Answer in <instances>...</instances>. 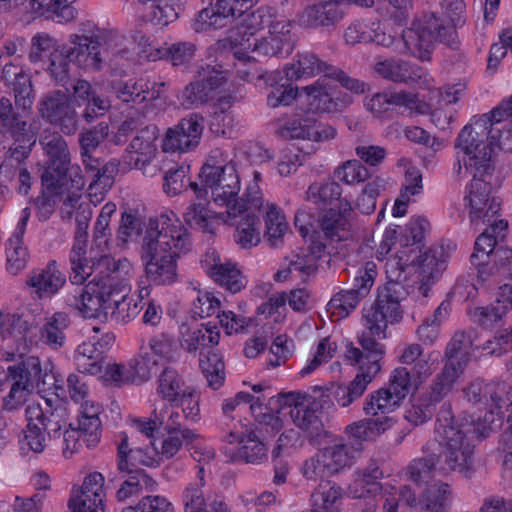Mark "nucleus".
Returning a JSON list of instances; mask_svg holds the SVG:
<instances>
[{
    "label": "nucleus",
    "mask_w": 512,
    "mask_h": 512,
    "mask_svg": "<svg viewBox=\"0 0 512 512\" xmlns=\"http://www.w3.org/2000/svg\"><path fill=\"white\" fill-rule=\"evenodd\" d=\"M458 140L464 152L465 172L473 177L464 198L470 220L472 223L498 220L500 204L490 198L491 185L483 178L494 170L496 149L512 150V95L490 113L473 117L460 131Z\"/></svg>",
    "instance_id": "1"
},
{
    "label": "nucleus",
    "mask_w": 512,
    "mask_h": 512,
    "mask_svg": "<svg viewBox=\"0 0 512 512\" xmlns=\"http://www.w3.org/2000/svg\"><path fill=\"white\" fill-rule=\"evenodd\" d=\"M158 226L146 230L141 247L147 281L153 285H171L177 281V259L188 248L189 235L178 220L159 217Z\"/></svg>",
    "instance_id": "2"
},
{
    "label": "nucleus",
    "mask_w": 512,
    "mask_h": 512,
    "mask_svg": "<svg viewBox=\"0 0 512 512\" xmlns=\"http://www.w3.org/2000/svg\"><path fill=\"white\" fill-rule=\"evenodd\" d=\"M202 186L191 183L196 197L205 199L210 192L212 201L227 207L228 217L237 218L243 204L234 202L241 190V181L229 154L222 149H213L199 173Z\"/></svg>",
    "instance_id": "3"
},
{
    "label": "nucleus",
    "mask_w": 512,
    "mask_h": 512,
    "mask_svg": "<svg viewBox=\"0 0 512 512\" xmlns=\"http://www.w3.org/2000/svg\"><path fill=\"white\" fill-rule=\"evenodd\" d=\"M435 438L443 447L444 460L439 465V473L452 471L469 477L472 473L474 445L470 443L465 431L454 423L450 405L444 404L437 416Z\"/></svg>",
    "instance_id": "4"
},
{
    "label": "nucleus",
    "mask_w": 512,
    "mask_h": 512,
    "mask_svg": "<svg viewBox=\"0 0 512 512\" xmlns=\"http://www.w3.org/2000/svg\"><path fill=\"white\" fill-rule=\"evenodd\" d=\"M455 34L453 27L444 25L434 13L424 14L402 32L396 51L410 54L422 61L430 60L436 42L450 45Z\"/></svg>",
    "instance_id": "5"
},
{
    "label": "nucleus",
    "mask_w": 512,
    "mask_h": 512,
    "mask_svg": "<svg viewBox=\"0 0 512 512\" xmlns=\"http://www.w3.org/2000/svg\"><path fill=\"white\" fill-rule=\"evenodd\" d=\"M8 394L3 398L2 409L14 412L22 408L40 384L45 385L47 374L42 373L41 363L38 357L29 356L20 363L10 365Z\"/></svg>",
    "instance_id": "6"
},
{
    "label": "nucleus",
    "mask_w": 512,
    "mask_h": 512,
    "mask_svg": "<svg viewBox=\"0 0 512 512\" xmlns=\"http://www.w3.org/2000/svg\"><path fill=\"white\" fill-rule=\"evenodd\" d=\"M407 291L404 283L386 282L378 290L375 303L365 312V327L379 338H386V329L389 323L399 322L403 311L401 301L405 299Z\"/></svg>",
    "instance_id": "7"
},
{
    "label": "nucleus",
    "mask_w": 512,
    "mask_h": 512,
    "mask_svg": "<svg viewBox=\"0 0 512 512\" xmlns=\"http://www.w3.org/2000/svg\"><path fill=\"white\" fill-rule=\"evenodd\" d=\"M115 279H92L83 287L78 286L65 296V304L83 318H99L109 315L113 301Z\"/></svg>",
    "instance_id": "8"
},
{
    "label": "nucleus",
    "mask_w": 512,
    "mask_h": 512,
    "mask_svg": "<svg viewBox=\"0 0 512 512\" xmlns=\"http://www.w3.org/2000/svg\"><path fill=\"white\" fill-rule=\"evenodd\" d=\"M30 113L14 108L7 97L0 99V134L14 140L12 157L16 160L27 157L36 143V134L28 124Z\"/></svg>",
    "instance_id": "9"
},
{
    "label": "nucleus",
    "mask_w": 512,
    "mask_h": 512,
    "mask_svg": "<svg viewBox=\"0 0 512 512\" xmlns=\"http://www.w3.org/2000/svg\"><path fill=\"white\" fill-rule=\"evenodd\" d=\"M32 323L23 315L0 312V360L23 356L34 345Z\"/></svg>",
    "instance_id": "10"
},
{
    "label": "nucleus",
    "mask_w": 512,
    "mask_h": 512,
    "mask_svg": "<svg viewBox=\"0 0 512 512\" xmlns=\"http://www.w3.org/2000/svg\"><path fill=\"white\" fill-rule=\"evenodd\" d=\"M86 247H71L69 252V280L73 285L81 286L87 279H109L117 267L113 258L101 255L99 258L88 259Z\"/></svg>",
    "instance_id": "11"
},
{
    "label": "nucleus",
    "mask_w": 512,
    "mask_h": 512,
    "mask_svg": "<svg viewBox=\"0 0 512 512\" xmlns=\"http://www.w3.org/2000/svg\"><path fill=\"white\" fill-rule=\"evenodd\" d=\"M38 111L44 120L58 126L65 135H74L79 129V116L63 91L55 90L43 95Z\"/></svg>",
    "instance_id": "12"
},
{
    "label": "nucleus",
    "mask_w": 512,
    "mask_h": 512,
    "mask_svg": "<svg viewBox=\"0 0 512 512\" xmlns=\"http://www.w3.org/2000/svg\"><path fill=\"white\" fill-rule=\"evenodd\" d=\"M332 80L330 76H322L300 90L299 100L308 105L309 111L335 112L344 109L350 103L349 97L342 94Z\"/></svg>",
    "instance_id": "13"
},
{
    "label": "nucleus",
    "mask_w": 512,
    "mask_h": 512,
    "mask_svg": "<svg viewBox=\"0 0 512 512\" xmlns=\"http://www.w3.org/2000/svg\"><path fill=\"white\" fill-rule=\"evenodd\" d=\"M222 443L221 451L232 462L261 464L268 458V448L254 430L243 435L232 430L222 437Z\"/></svg>",
    "instance_id": "14"
},
{
    "label": "nucleus",
    "mask_w": 512,
    "mask_h": 512,
    "mask_svg": "<svg viewBox=\"0 0 512 512\" xmlns=\"http://www.w3.org/2000/svg\"><path fill=\"white\" fill-rule=\"evenodd\" d=\"M346 10L338 0H316L299 10L294 22L306 30H330L345 17Z\"/></svg>",
    "instance_id": "15"
},
{
    "label": "nucleus",
    "mask_w": 512,
    "mask_h": 512,
    "mask_svg": "<svg viewBox=\"0 0 512 512\" xmlns=\"http://www.w3.org/2000/svg\"><path fill=\"white\" fill-rule=\"evenodd\" d=\"M203 130L204 118L198 113H191L167 129L161 142L162 149L173 153L190 152L199 145Z\"/></svg>",
    "instance_id": "16"
},
{
    "label": "nucleus",
    "mask_w": 512,
    "mask_h": 512,
    "mask_svg": "<svg viewBox=\"0 0 512 512\" xmlns=\"http://www.w3.org/2000/svg\"><path fill=\"white\" fill-rule=\"evenodd\" d=\"M242 7L237 0H210L207 7L196 13L192 28L201 33L228 27L238 20Z\"/></svg>",
    "instance_id": "17"
},
{
    "label": "nucleus",
    "mask_w": 512,
    "mask_h": 512,
    "mask_svg": "<svg viewBox=\"0 0 512 512\" xmlns=\"http://www.w3.org/2000/svg\"><path fill=\"white\" fill-rule=\"evenodd\" d=\"M455 249L456 244L452 241H447L429 248L418 256L415 266L417 267L420 279L418 289L422 296H428L431 285L446 269L447 261Z\"/></svg>",
    "instance_id": "18"
},
{
    "label": "nucleus",
    "mask_w": 512,
    "mask_h": 512,
    "mask_svg": "<svg viewBox=\"0 0 512 512\" xmlns=\"http://www.w3.org/2000/svg\"><path fill=\"white\" fill-rule=\"evenodd\" d=\"M40 145L48 156L41 175L43 186H54L63 178L65 165L70 163V153L65 139L56 131L45 130L40 137Z\"/></svg>",
    "instance_id": "19"
},
{
    "label": "nucleus",
    "mask_w": 512,
    "mask_h": 512,
    "mask_svg": "<svg viewBox=\"0 0 512 512\" xmlns=\"http://www.w3.org/2000/svg\"><path fill=\"white\" fill-rule=\"evenodd\" d=\"M104 476L99 472L89 473L79 490L69 500L72 512H104Z\"/></svg>",
    "instance_id": "20"
},
{
    "label": "nucleus",
    "mask_w": 512,
    "mask_h": 512,
    "mask_svg": "<svg viewBox=\"0 0 512 512\" xmlns=\"http://www.w3.org/2000/svg\"><path fill=\"white\" fill-rule=\"evenodd\" d=\"M486 224L487 228L476 239L474 252L471 255V262L478 267V278L482 282L486 281L485 274L490 264L491 253L504 239L508 227V222L503 219Z\"/></svg>",
    "instance_id": "21"
},
{
    "label": "nucleus",
    "mask_w": 512,
    "mask_h": 512,
    "mask_svg": "<svg viewBox=\"0 0 512 512\" xmlns=\"http://www.w3.org/2000/svg\"><path fill=\"white\" fill-rule=\"evenodd\" d=\"M367 330L368 332H363L358 337L363 351L350 343L346 346L345 358L350 364H358L359 370L376 375L381 369L380 360L385 353V347L375 340V335L369 329ZM376 338L380 339L378 336Z\"/></svg>",
    "instance_id": "22"
},
{
    "label": "nucleus",
    "mask_w": 512,
    "mask_h": 512,
    "mask_svg": "<svg viewBox=\"0 0 512 512\" xmlns=\"http://www.w3.org/2000/svg\"><path fill=\"white\" fill-rule=\"evenodd\" d=\"M164 87V82H157L148 76L118 80L112 84L114 94L124 103L156 100L163 93Z\"/></svg>",
    "instance_id": "23"
},
{
    "label": "nucleus",
    "mask_w": 512,
    "mask_h": 512,
    "mask_svg": "<svg viewBox=\"0 0 512 512\" xmlns=\"http://www.w3.org/2000/svg\"><path fill=\"white\" fill-rule=\"evenodd\" d=\"M100 33L99 29L88 35H71L72 46L67 49L68 57L79 67L91 70H100L102 57L100 55Z\"/></svg>",
    "instance_id": "24"
},
{
    "label": "nucleus",
    "mask_w": 512,
    "mask_h": 512,
    "mask_svg": "<svg viewBox=\"0 0 512 512\" xmlns=\"http://www.w3.org/2000/svg\"><path fill=\"white\" fill-rule=\"evenodd\" d=\"M114 341V336L106 334L102 341L90 338L81 343L75 350L74 361L77 371L89 375H98L105 364V347Z\"/></svg>",
    "instance_id": "25"
},
{
    "label": "nucleus",
    "mask_w": 512,
    "mask_h": 512,
    "mask_svg": "<svg viewBox=\"0 0 512 512\" xmlns=\"http://www.w3.org/2000/svg\"><path fill=\"white\" fill-rule=\"evenodd\" d=\"M225 81L223 71L209 65L201 67L196 80L185 87L183 97L189 105L202 104L212 98V93Z\"/></svg>",
    "instance_id": "26"
},
{
    "label": "nucleus",
    "mask_w": 512,
    "mask_h": 512,
    "mask_svg": "<svg viewBox=\"0 0 512 512\" xmlns=\"http://www.w3.org/2000/svg\"><path fill=\"white\" fill-rule=\"evenodd\" d=\"M31 216L30 208L21 210L16 227L6 243L7 269L12 274H17L26 267L28 261V250L24 244V234Z\"/></svg>",
    "instance_id": "27"
},
{
    "label": "nucleus",
    "mask_w": 512,
    "mask_h": 512,
    "mask_svg": "<svg viewBox=\"0 0 512 512\" xmlns=\"http://www.w3.org/2000/svg\"><path fill=\"white\" fill-rule=\"evenodd\" d=\"M280 135L285 139L323 142L335 138L336 130L328 124L316 122L310 118H304L295 119L286 123L281 127Z\"/></svg>",
    "instance_id": "28"
},
{
    "label": "nucleus",
    "mask_w": 512,
    "mask_h": 512,
    "mask_svg": "<svg viewBox=\"0 0 512 512\" xmlns=\"http://www.w3.org/2000/svg\"><path fill=\"white\" fill-rule=\"evenodd\" d=\"M475 337L473 329L456 331L445 347L443 363L464 372L474 352Z\"/></svg>",
    "instance_id": "29"
},
{
    "label": "nucleus",
    "mask_w": 512,
    "mask_h": 512,
    "mask_svg": "<svg viewBox=\"0 0 512 512\" xmlns=\"http://www.w3.org/2000/svg\"><path fill=\"white\" fill-rule=\"evenodd\" d=\"M262 78L270 88L267 94V104L271 108L288 106L299 99L300 90L292 85V78L283 70H274L265 73Z\"/></svg>",
    "instance_id": "30"
},
{
    "label": "nucleus",
    "mask_w": 512,
    "mask_h": 512,
    "mask_svg": "<svg viewBox=\"0 0 512 512\" xmlns=\"http://www.w3.org/2000/svg\"><path fill=\"white\" fill-rule=\"evenodd\" d=\"M374 71L385 80L404 84L419 82L424 73L421 67L395 58L377 60Z\"/></svg>",
    "instance_id": "31"
},
{
    "label": "nucleus",
    "mask_w": 512,
    "mask_h": 512,
    "mask_svg": "<svg viewBox=\"0 0 512 512\" xmlns=\"http://www.w3.org/2000/svg\"><path fill=\"white\" fill-rule=\"evenodd\" d=\"M65 283L66 276L59 270L55 260L49 261L45 268L33 271L27 280L39 298L55 295Z\"/></svg>",
    "instance_id": "32"
},
{
    "label": "nucleus",
    "mask_w": 512,
    "mask_h": 512,
    "mask_svg": "<svg viewBox=\"0 0 512 512\" xmlns=\"http://www.w3.org/2000/svg\"><path fill=\"white\" fill-rule=\"evenodd\" d=\"M65 409L62 406L52 408L47 404L44 410L39 404H29L25 409L26 421L35 420L50 438L58 439L66 425Z\"/></svg>",
    "instance_id": "33"
},
{
    "label": "nucleus",
    "mask_w": 512,
    "mask_h": 512,
    "mask_svg": "<svg viewBox=\"0 0 512 512\" xmlns=\"http://www.w3.org/2000/svg\"><path fill=\"white\" fill-rule=\"evenodd\" d=\"M120 442L117 445L118 451V469L121 472L133 471L129 467L130 458L134 464H140L147 467H155L159 465V453L154 447H133L128 444V436L125 432L119 434Z\"/></svg>",
    "instance_id": "34"
},
{
    "label": "nucleus",
    "mask_w": 512,
    "mask_h": 512,
    "mask_svg": "<svg viewBox=\"0 0 512 512\" xmlns=\"http://www.w3.org/2000/svg\"><path fill=\"white\" fill-rule=\"evenodd\" d=\"M383 472L376 462H371L362 470L354 472L353 479L348 486V494L352 498H365L368 495H377L382 489L379 480Z\"/></svg>",
    "instance_id": "35"
},
{
    "label": "nucleus",
    "mask_w": 512,
    "mask_h": 512,
    "mask_svg": "<svg viewBox=\"0 0 512 512\" xmlns=\"http://www.w3.org/2000/svg\"><path fill=\"white\" fill-rule=\"evenodd\" d=\"M157 127L154 125L146 126L140 129L129 144L127 151V164L129 166H139V161H148L158 155L157 145Z\"/></svg>",
    "instance_id": "36"
},
{
    "label": "nucleus",
    "mask_w": 512,
    "mask_h": 512,
    "mask_svg": "<svg viewBox=\"0 0 512 512\" xmlns=\"http://www.w3.org/2000/svg\"><path fill=\"white\" fill-rule=\"evenodd\" d=\"M76 0H30L31 11L57 23H68L77 16Z\"/></svg>",
    "instance_id": "37"
},
{
    "label": "nucleus",
    "mask_w": 512,
    "mask_h": 512,
    "mask_svg": "<svg viewBox=\"0 0 512 512\" xmlns=\"http://www.w3.org/2000/svg\"><path fill=\"white\" fill-rule=\"evenodd\" d=\"M454 500L452 487L437 481L427 485L420 494V509L427 512H449Z\"/></svg>",
    "instance_id": "38"
},
{
    "label": "nucleus",
    "mask_w": 512,
    "mask_h": 512,
    "mask_svg": "<svg viewBox=\"0 0 512 512\" xmlns=\"http://www.w3.org/2000/svg\"><path fill=\"white\" fill-rule=\"evenodd\" d=\"M358 447L352 441L338 438L330 445L320 450L332 475L339 473L345 467L353 464Z\"/></svg>",
    "instance_id": "39"
},
{
    "label": "nucleus",
    "mask_w": 512,
    "mask_h": 512,
    "mask_svg": "<svg viewBox=\"0 0 512 512\" xmlns=\"http://www.w3.org/2000/svg\"><path fill=\"white\" fill-rule=\"evenodd\" d=\"M333 66L319 59V57L311 52L298 53L296 59L287 64L284 68L286 75L293 80L302 78L314 77L323 73V76H328Z\"/></svg>",
    "instance_id": "40"
},
{
    "label": "nucleus",
    "mask_w": 512,
    "mask_h": 512,
    "mask_svg": "<svg viewBox=\"0 0 512 512\" xmlns=\"http://www.w3.org/2000/svg\"><path fill=\"white\" fill-rule=\"evenodd\" d=\"M220 333L216 325L202 324L200 327L183 326L181 329L182 346L188 352H195L199 349L212 347L219 342Z\"/></svg>",
    "instance_id": "41"
},
{
    "label": "nucleus",
    "mask_w": 512,
    "mask_h": 512,
    "mask_svg": "<svg viewBox=\"0 0 512 512\" xmlns=\"http://www.w3.org/2000/svg\"><path fill=\"white\" fill-rule=\"evenodd\" d=\"M321 404L319 402L308 401L305 405H298L295 409H291L289 415L294 424L307 433L311 438L321 436L324 426L319 416Z\"/></svg>",
    "instance_id": "42"
},
{
    "label": "nucleus",
    "mask_w": 512,
    "mask_h": 512,
    "mask_svg": "<svg viewBox=\"0 0 512 512\" xmlns=\"http://www.w3.org/2000/svg\"><path fill=\"white\" fill-rule=\"evenodd\" d=\"M151 356L160 362H175L180 355V344L178 340L169 333L161 332L151 336L147 343L141 344Z\"/></svg>",
    "instance_id": "43"
},
{
    "label": "nucleus",
    "mask_w": 512,
    "mask_h": 512,
    "mask_svg": "<svg viewBox=\"0 0 512 512\" xmlns=\"http://www.w3.org/2000/svg\"><path fill=\"white\" fill-rule=\"evenodd\" d=\"M79 403H81L78 417L79 428L88 435L87 446L94 447L100 440L102 424L99 415L101 407L88 398Z\"/></svg>",
    "instance_id": "44"
},
{
    "label": "nucleus",
    "mask_w": 512,
    "mask_h": 512,
    "mask_svg": "<svg viewBox=\"0 0 512 512\" xmlns=\"http://www.w3.org/2000/svg\"><path fill=\"white\" fill-rule=\"evenodd\" d=\"M342 488L330 480L321 481L311 494L312 509L304 512H333L340 504Z\"/></svg>",
    "instance_id": "45"
},
{
    "label": "nucleus",
    "mask_w": 512,
    "mask_h": 512,
    "mask_svg": "<svg viewBox=\"0 0 512 512\" xmlns=\"http://www.w3.org/2000/svg\"><path fill=\"white\" fill-rule=\"evenodd\" d=\"M157 394L169 404L176 403L191 386L185 384L184 379L178 371L172 367H165L157 380Z\"/></svg>",
    "instance_id": "46"
},
{
    "label": "nucleus",
    "mask_w": 512,
    "mask_h": 512,
    "mask_svg": "<svg viewBox=\"0 0 512 512\" xmlns=\"http://www.w3.org/2000/svg\"><path fill=\"white\" fill-rule=\"evenodd\" d=\"M401 405V401L394 397L387 387L371 392L365 398L363 411L372 418L384 417Z\"/></svg>",
    "instance_id": "47"
},
{
    "label": "nucleus",
    "mask_w": 512,
    "mask_h": 512,
    "mask_svg": "<svg viewBox=\"0 0 512 512\" xmlns=\"http://www.w3.org/2000/svg\"><path fill=\"white\" fill-rule=\"evenodd\" d=\"M463 373L444 364L441 371L432 380L429 392L424 397L436 406L452 391Z\"/></svg>",
    "instance_id": "48"
},
{
    "label": "nucleus",
    "mask_w": 512,
    "mask_h": 512,
    "mask_svg": "<svg viewBox=\"0 0 512 512\" xmlns=\"http://www.w3.org/2000/svg\"><path fill=\"white\" fill-rule=\"evenodd\" d=\"M374 377L375 375L360 370L351 382L338 385L333 393L336 403L344 408L353 404L362 397Z\"/></svg>",
    "instance_id": "49"
},
{
    "label": "nucleus",
    "mask_w": 512,
    "mask_h": 512,
    "mask_svg": "<svg viewBox=\"0 0 512 512\" xmlns=\"http://www.w3.org/2000/svg\"><path fill=\"white\" fill-rule=\"evenodd\" d=\"M70 325V317L64 312H55L46 319L40 329V341L52 349H58L65 343L64 331Z\"/></svg>",
    "instance_id": "50"
},
{
    "label": "nucleus",
    "mask_w": 512,
    "mask_h": 512,
    "mask_svg": "<svg viewBox=\"0 0 512 512\" xmlns=\"http://www.w3.org/2000/svg\"><path fill=\"white\" fill-rule=\"evenodd\" d=\"M450 312V302L447 300L442 301L434 313L427 317L418 327L417 335L419 340L424 344L433 345L439 338L440 328L448 319Z\"/></svg>",
    "instance_id": "51"
},
{
    "label": "nucleus",
    "mask_w": 512,
    "mask_h": 512,
    "mask_svg": "<svg viewBox=\"0 0 512 512\" xmlns=\"http://www.w3.org/2000/svg\"><path fill=\"white\" fill-rule=\"evenodd\" d=\"M391 426V418L388 416L360 420L349 425L346 432L349 434L347 440L354 439L359 447L360 442L371 439L384 432Z\"/></svg>",
    "instance_id": "52"
},
{
    "label": "nucleus",
    "mask_w": 512,
    "mask_h": 512,
    "mask_svg": "<svg viewBox=\"0 0 512 512\" xmlns=\"http://www.w3.org/2000/svg\"><path fill=\"white\" fill-rule=\"evenodd\" d=\"M183 219L189 227L209 234L215 232L218 223L217 215L203 203L190 204L183 214Z\"/></svg>",
    "instance_id": "53"
},
{
    "label": "nucleus",
    "mask_w": 512,
    "mask_h": 512,
    "mask_svg": "<svg viewBox=\"0 0 512 512\" xmlns=\"http://www.w3.org/2000/svg\"><path fill=\"white\" fill-rule=\"evenodd\" d=\"M129 476L117 490L118 501H126L139 496L143 491L153 490L156 482L143 470L128 472Z\"/></svg>",
    "instance_id": "54"
},
{
    "label": "nucleus",
    "mask_w": 512,
    "mask_h": 512,
    "mask_svg": "<svg viewBox=\"0 0 512 512\" xmlns=\"http://www.w3.org/2000/svg\"><path fill=\"white\" fill-rule=\"evenodd\" d=\"M120 293L121 291L115 285L109 314L113 321L124 324L135 318L143 307H140L139 303L133 298Z\"/></svg>",
    "instance_id": "55"
},
{
    "label": "nucleus",
    "mask_w": 512,
    "mask_h": 512,
    "mask_svg": "<svg viewBox=\"0 0 512 512\" xmlns=\"http://www.w3.org/2000/svg\"><path fill=\"white\" fill-rule=\"evenodd\" d=\"M240 221H231L232 225H236L235 240L243 248L251 247L256 245L260 241V233L257 228L258 217L252 212H245L242 215ZM233 220V217H229Z\"/></svg>",
    "instance_id": "56"
},
{
    "label": "nucleus",
    "mask_w": 512,
    "mask_h": 512,
    "mask_svg": "<svg viewBox=\"0 0 512 512\" xmlns=\"http://www.w3.org/2000/svg\"><path fill=\"white\" fill-rule=\"evenodd\" d=\"M341 194L342 188L337 182H316L308 187L306 199L322 209L337 202Z\"/></svg>",
    "instance_id": "57"
},
{
    "label": "nucleus",
    "mask_w": 512,
    "mask_h": 512,
    "mask_svg": "<svg viewBox=\"0 0 512 512\" xmlns=\"http://www.w3.org/2000/svg\"><path fill=\"white\" fill-rule=\"evenodd\" d=\"M212 279L231 293H237L246 286L245 276L237 264L231 261L224 262L223 266H219L218 270L213 273Z\"/></svg>",
    "instance_id": "58"
},
{
    "label": "nucleus",
    "mask_w": 512,
    "mask_h": 512,
    "mask_svg": "<svg viewBox=\"0 0 512 512\" xmlns=\"http://www.w3.org/2000/svg\"><path fill=\"white\" fill-rule=\"evenodd\" d=\"M266 232L265 236L271 246L277 247L288 229L285 216L275 204H268L264 216Z\"/></svg>",
    "instance_id": "59"
},
{
    "label": "nucleus",
    "mask_w": 512,
    "mask_h": 512,
    "mask_svg": "<svg viewBox=\"0 0 512 512\" xmlns=\"http://www.w3.org/2000/svg\"><path fill=\"white\" fill-rule=\"evenodd\" d=\"M391 108H398L402 114L409 116L425 114L428 106L419 99L418 94L407 90L389 91Z\"/></svg>",
    "instance_id": "60"
},
{
    "label": "nucleus",
    "mask_w": 512,
    "mask_h": 512,
    "mask_svg": "<svg viewBox=\"0 0 512 512\" xmlns=\"http://www.w3.org/2000/svg\"><path fill=\"white\" fill-rule=\"evenodd\" d=\"M170 408H165L167 417L165 418L162 413L159 414L160 423L166 433H180L184 440H194L197 437L195 430L186 426L184 413L179 410L174 404H170Z\"/></svg>",
    "instance_id": "61"
},
{
    "label": "nucleus",
    "mask_w": 512,
    "mask_h": 512,
    "mask_svg": "<svg viewBox=\"0 0 512 512\" xmlns=\"http://www.w3.org/2000/svg\"><path fill=\"white\" fill-rule=\"evenodd\" d=\"M418 386L419 382L416 378H413L411 372L406 367H397L391 372L387 388L395 398L402 402Z\"/></svg>",
    "instance_id": "62"
},
{
    "label": "nucleus",
    "mask_w": 512,
    "mask_h": 512,
    "mask_svg": "<svg viewBox=\"0 0 512 512\" xmlns=\"http://www.w3.org/2000/svg\"><path fill=\"white\" fill-rule=\"evenodd\" d=\"M321 229L331 241H342L348 238V221L339 212L330 209L320 220Z\"/></svg>",
    "instance_id": "63"
},
{
    "label": "nucleus",
    "mask_w": 512,
    "mask_h": 512,
    "mask_svg": "<svg viewBox=\"0 0 512 512\" xmlns=\"http://www.w3.org/2000/svg\"><path fill=\"white\" fill-rule=\"evenodd\" d=\"M230 106V98L220 99L218 107L214 111L209 122V129L212 133L218 136H231L234 117L231 112L225 109L226 107L229 108Z\"/></svg>",
    "instance_id": "64"
}]
</instances>
